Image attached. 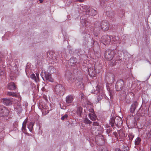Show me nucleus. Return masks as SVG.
Masks as SVG:
<instances>
[{
    "instance_id": "f257e3e1",
    "label": "nucleus",
    "mask_w": 151,
    "mask_h": 151,
    "mask_svg": "<svg viewBox=\"0 0 151 151\" xmlns=\"http://www.w3.org/2000/svg\"><path fill=\"white\" fill-rule=\"evenodd\" d=\"M114 50L116 52H115L114 59L112 61L113 65H117L119 64V62H118L117 61L122 60V57L124 54L123 51L121 50Z\"/></svg>"
},
{
    "instance_id": "f03ea898",
    "label": "nucleus",
    "mask_w": 151,
    "mask_h": 151,
    "mask_svg": "<svg viewBox=\"0 0 151 151\" xmlns=\"http://www.w3.org/2000/svg\"><path fill=\"white\" fill-rule=\"evenodd\" d=\"M114 50L108 49L105 52L104 56L105 58L108 60H112L113 58H114L115 52Z\"/></svg>"
},
{
    "instance_id": "7ed1b4c3",
    "label": "nucleus",
    "mask_w": 151,
    "mask_h": 151,
    "mask_svg": "<svg viewBox=\"0 0 151 151\" xmlns=\"http://www.w3.org/2000/svg\"><path fill=\"white\" fill-rule=\"evenodd\" d=\"M55 92L60 96H63L65 94V90L63 86L60 84L56 85L55 87Z\"/></svg>"
},
{
    "instance_id": "20e7f679",
    "label": "nucleus",
    "mask_w": 151,
    "mask_h": 151,
    "mask_svg": "<svg viewBox=\"0 0 151 151\" xmlns=\"http://www.w3.org/2000/svg\"><path fill=\"white\" fill-rule=\"evenodd\" d=\"M100 23L99 22H96L95 23V28L93 31V33L94 36L96 37V39H98L100 33Z\"/></svg>"
},
{
    "instance_id": "39448f33",
    "label": "nucleus",
    "mask_w": 151,
    "mask_h": 151,
    "mask_svg": "<svg viewBox=\"0 0 151 151\" xmlns=\"http://www.w3.org/2000/svg\"><path fill=\"white\" fill-rule=\"evenodd\" d=\"M40 75L44 81L53 82L54 80L52 77L51 75L49 72L45 71L44 73H42Z\"/></svg>"
},
{
    "instance_id": "423d86ee",
    "label": "nucleus",
    "mask_w": 151,
    "mask_h": 151,
    "mask_svg": "<svg viewBox=\"0 0 151 151\" xmlns=\"http://www.w3.org/2000/svg\"><path fill=\"white\" fill-rule=\"evenodd\" d=\"M124 86V80L120 79L117 81L115 85V88L117 91H119L123 89Z\"/></svg>"
},
{
    "instance_id": "0eeeda50",
    "label": "nucleus",
    "mask_w": 151,
    "mask_h": 151,
    "mask_svg": "<svg viewBox=\"0 0 151 151\" xmlns=\"http://www.w3.org/2000/svg\"><path fill=\"white\" fill-rule=\"evenodd\" d=\"M110 37L107 35L103 36L100 40L101 42L105 45H106L110 44L111 39Z\"/></svg>"
},
{
    "instance_id": "6e6552de",
    "label": "nucleus",
    "mask_w": 151,
    "mask_h": 151,
    "mask_svg": "<svg viewBox=\"0 0 151 151\" xmlns=\"http://www.w3.org/2000/svg\"><path fill=\"white\" fill-rule=\"evenodd\" d=\"M99 27L103 31H107L109 27V25L108 22L106 20L102 21L100 23Z\"/></svg>"
},
{
    "instance_id": "1a4fd4ad",
    "label": "nucleus",
    "mask_w": 151,
    "mask_h": 151,
    "mask_svg": "<svg viewBox=\"0 0 151 151\" xmlns=\"http://www.w3.org/2000/svg\"><path fill=\"white\" fill-rule=\"evenodd\" d=\"M98 93L99 94H97L98 97L97 99V100H96V103L99 102V101L103 98V97L104 96V93H100L99 86H97L96 87V91H95V92L94 93L97 94Z\"/></svg>"
},
{
    "instance_id": "9d476101",
    "label": "nucleus",
    "mask_w": 151,
    "mask_h": 151,
    "mask_svg": "<svg viewBox=\"0 0 151 151\" xmlns=\"http://www.w3.org/2000/svg\"><path fill=\"white\" fill-rule=\"evenodd\" d=\"M122 40H119L116 43H118L119 44L124 45L129 39V36L127 35H123L122 38Z\"/></svg>"
},
{
    "instance_id": "9b49d317",
    "label": "nucleus",
    "mask_w": 151,
    "mask_h": 151,
    "mask_svg": "<svg viewBox=\"0 0 151 151\" xmlns=\"http://www.w3.org/2000/svg\"><path fill=\"white\" fill-rule=\"evenodd\" d=\"M82 78L78 77L77 78L75 81L76 82V85L78 88H83V84L82 82Z\"/></svg>"
},
{
    "instance_id": "f8f14e48",
    "label": "nucleus",
    "mask_w": 151,
    "mask_h": 151,
    "mask_svg": "<svg viewBox=\"0 0 151 151\" xmlns=\"http://www.w3.org/2000/svg\"><path fill=\"white\" fill-rule=\"evenodd\" d=\"M9 111L5 108H0V116H7L9 115Z\"/></svg>"
},
{
    "instance_id": "ddd939ff",
    "label": "nucleus",
    "mask_w": 151,
    "mask_h": 151,
    "mask_svg": "<svg viewBox=\"0 0 151 151\" xmlns=\"http://www.w3.org/2000/svg\"><path fill=\"white\" fill-rule=\"evenodd\" d=\"M3 104L6 106H9L12 104V99L4 98L2 99Z\"/></svg>"
},
{
    "instance_id": "4468645a",
    "label": "nucleus",
    "mask_w": 151,
    "mask_h": 151,
    "mask_svg": "<svg viewBox=\"0 0 151 151\" xmlns=\"http://www.w3.org/2000/svg\"><path fill=\"white\" fill-rule=\"evenodd\" d=\"M86 13L90 16H94L96 14L97 12L96 10L90 8L86 11Z\"/></svg>"
},
{
    "instance_id": "2eb2a0df",
    "label": "nucleus",
    "mask_w": 151,
    "mask_h": 151,
    "mask_svg": "<svg viewBox=\"0 0 151 151\" xmlns=\"http://www.w3.org/2000/svg\"><path fill=\"white\" fill-rule=\"evenodd\" d=\"M78 60L76 58L73 57L71 58L69 60L70 64L71 66H74L76 65V63H78Z\"/></svg>"
},
{
    "instance_id": "dca6fc26",
    "label": "nucleus",
    "mask_w": 151,
    "mask_h": 151,
    "mask_svg": "<svg viewBox=\"0 0 151 151\" xmlns=\"http://www.w3.org/2000/svg\"><path fill=\"white\" fill-rule=\"evenodd\" d=\"M88 73L89 76H94L96 74V72L94 68H90L88 69Z\"/></svg>"
},
{
    "instance_id": "f3484780",
    "label": "nucleus",
    "mask_w": 151,
    "mask_h": 151,
    "mask_svg": "<svg viewBox=\"0 0 151 151\" xmlns=\"http://www.w3.org/2000/svg\"><path fill=\"white\" fill-rule=\"evenodd\" d=\"M117 119H116V117H114V116H112L111 117L109 121V124L111 125L112 127H114V124H117L116 123Z\"/></svg>"
},
{
    "instance_id": "a211bd4d",
    "label": "nucleus",
    "mask_w": 151,
    "mask_h": 151,
    "mask_svg": "<svg viewBox=\"0 0 151 151\" xmlns=\"http://www.w3.org/2000/svg\"><path fill=\"white\" fill-rule=\"evenodd\" d=\"M74 98L73 96L69 95L67 96L66 98L65 101L67 104H70L71 103Z\"/></svg>"
},
{
    "instance_id": "6ab92c4d",
    "label": "nucleus",
    "mask_w": 151,
    "mask_h": 151,
    "mask_svg": "<svg viewBox=\"0 0 151 151\" xmlns=\"http://www.w3.org/2000/svg\"><path fill=\"white\" fill-rule=\"evenodd\" d=\"M7 87V88L10 90H14L16 88V85L14 83L12 82L9 83Z\"/></svg>"
},
{
    "instance_id": "aec40b11",
    "label": "nucleus",
    "mask_w": 151,
    "mask_h": 151,
    "mask_svg": "<svg viewBox=\"0 0 151 151\" xmlns=\"http://www.w3.org/2000/svg\"><path fill=\"white\" fill-rule=\"evenodd\" d=\"M80 22L83 26H87L88 24V22L86 18L83 17H81Z\"/></svg>"
},
{
    "instance_id": "412c9836",
    "label": "nucleus",
    "mask_w": 151,
    "mask_h": 151,
    "mask_svg": "<svg viewBox=\"0 0 151 151\" xmlns=\"http://www.w3.org/2000/svg\"><path fill=\"white\" fill-rule=\"evenodd\" d=\"M91 111L92 112V113H90L89 114V117L91 120L92 121H94L96 120L97 116L93 112L94 111L93 109H91Z\"/></svg>"
},
{
    "instance_id": "4be33fe9",
    "label": "nucleus",
    "mask_w": 151,
    "mask_h": 151,
    "mask_svg": "<svg viewBox=\"0 0 151 151\" xmlns=\"http://www.w3.org/2000/svg\"><path fill=\"white\" fill-rule=\"evenodd\" d=\"M42 114L44 115H45L49 112V111L48 109V107L47 106H42Z\"/></svg>"
},
{
    "instance_id": "5701e85b",
    "label": "nucleus",
    "mask_w": 151,
    "mask_h": 151,
    "mask_svg": "<svg viewBox=\"0 0 151 151\" xmlns=\"http://www.w3.org/2000/svg\"><path fill=\"white\" fill-rule=\"evenodd\" d=\"M137 106V104L136 101H134L131 106L130 112L131 113L134 112Z\"/></svg>"
},
{
    "instance_id": "b1692460",
    "label": "nucleus",
    "mask_w": 151,
    "mask_h": 151,
    "mask_svg": "<svg viewBox=\"0 0 151 151\" xmlns=\"http://www.w3.org/2000/svg\"><path fill=\"white\" fill-rule=\"evenodd\" d=\"M90 37V35L88 34H86L85 36L83 37V45H86L88 43V38Z\"/></svg>"
},
{
    "instance_id": "393cba45",
    "label": "nucleus",
    "mask_w": 151,
    "mask_h": 151,
    "mask_svg": "<svg viewBox=\"0 0 151 151\" xmlns=\"http://www.w3.org/2000/svg\"><path fill=\"white\" fill-rule=\"evenodd\" d=\"M100 127L99 125V124L96 122H93V126L91 127V131H93V129H96L97 128H99ZM94 131V130H93Z\"/></svg>"
},
{
    "instance_id": "a878e982",
    "label": "nucleus",
    "mask_w": 151,
    "mask_h": 151,
    "mask_svg": "<svg viewBox=\"0 0 151 151\" xmlns=\"http://www.w3.org/2000/svg\"><path fill=\"white\" fill-rule=\"evenodd\" d=\"M17 106L18 107L16 108L18 114H20L22 112L23 109L22 108V106L20 103L18 104Z\"/></svg>"
},
{
    "instance_id": "bb28decb",
    "label": "nucleus",
    "mask_w": 151,
    "mask_h": 151,
    "mask_svg": "<svg viewBox=\"0 0 151 151\" xmlns=\"http://www.w3.org/2000/svg\"><path fill=\"white\" fill-rule=\"evenodd\" d=\"M34 126V123L31 122L27 125V128L30 132H32L33 129V127Z\"/></svg>"
},
{
    "instance_id": "cd10ccee",
    "label": "nucleus",
    "mask_w": 151,
    "mask_h": 151,
    "mask_svg": "<svg viewBox=\"0 0 151 151\" xmlns=\"http://www.w3.org/2000/svg\"><path fill=\"white\" fill-rule=\"evenodd\" d=\"M83 108L80 107L78 106L77 107V113L78 115L81 116L82 113Z\"/></svg>"
},
{
    "instance_id": "c85d7f7f",
    "label": "nucleus",
    "mask_w": 151,
    "mask_h": 151,
    "mask_svg": "<svg viewBox=\"0 0 151 151\" xmlns=\"http://www.w3.org/2000/svg\"><path fill=\"white\" fill-rule=\"evenodd\" d=\"M106 13L107 16L111 17V18H113L114 17V14L112 11H106Z\"/></svg>"
},
{
    "instance_id": "c756f323",
    "label": "nucleus",
    "mask_w": 151,
    "mask_h": 151,
    "mask_svg": "<svg viewBox=\"0 0 151 151\" xmlns=\"http://www.w3.org/2000/svg\"><path fill=\"white\" fill-rule=\"evenodd\" d=\"M5 71L4 67H0V76H5Z\"/></svg>"
},
{
    "instance_id": "7c9ffc66",
    "label": "nucleus",
    "mask_w": 151,
    "mask_h": 151,
    "mask_svg": "<svg viewBox=\"0 0 151 151\" xmlns=\"http://www.w3.org/2000/svg\"><path fill=\"white\" fill-rule=\"evenodd\" d=\"M116 119H118L116 120L117 124H115L116 126H118L119 125H121L123 123L122 119L121 118L117 116L116 117Z\"/></svg>"
},
{
    "instance_id": "2f4dec72",
    "label": "nucleus",
    "mask_w": 151,
    "mask_h": 151,
    "mask_svg": "<svg viewBox=\"0 0 151 151\" xmlns=\"http://www.w3.org/2000/svg\"><path fill=\"white\" fill-rule=\"evenodd\" d=\"M67 78L72 82H74L76 80L72 74H70V75H68Z\"/></svg>"
},
{
    "instance_id": "473e14b6",
    "label": "nucleus",
    "mask_w": 151,
    "mask_h": 151,
    "mask_svg": "<svg viewBox=\"0 0 151 151\" xmlns=\"http://www.w3.org/2000/svg\"><path fill=\"white\" fill-rule=\"evenodd\" d=\"M93 45V50H96L99 48V46L97 44V42L96 41H95L94 42Z\"/></svg>"
},
{
    "instance_id": "72a5a7b5",
    "label": "nucleus",
    "mask_w": 151,
    "mask_h": 151,
    "mask_svg": "<svg viewBox=\"0 0 151 151\" xmlns=\"http://www.w3.org/2000/svg\"><path fill=\"white\" fill-rule=\"evenodd\" d=\"M76 52L77 53V55L78 56L83 55L85 53L81 49L76 50Z\"/></svg>"
},
{
    "instance_id": "f704fd0d",
    "label": "nucleus",
    "mask_w": 151,
    "mask_h": 151,
    "mask_svg": "<svg viewBox=\"0 0 151 151\" xmlns=\"http://www.w3.org/2000/svg\"><path fill=\"white\" fill-rule=\"evenodd\" d=\"M26 125H22V132L26 134H27L28 133L27 132V129H26Z\"/></svg>"
},
{
    "instance_id": "c9c22d12",
    "label": "nucleus",
    "mask_w": 151,
    "mask_h": 151,
    "mask_svg": "<svg viewBox=\"0 0 151 151\" xmlns=\"http://www.w3.org/2000/svg\"><path fill=\"white\" fill-rule=\"evenodd\" d=\"M30 78L33 80H34L36 83L37 82V78H36V76L34 73H32L30 76Z\"/></svg>"
},
{
    "instance_id": "e433bc0d",
    "label": "nucleus",
    "mask_w": 151,
    "mask_h": 151,
    "mask_svg": "<svg viewBox=\"0 0 151 151\" xmlns=\"http://www.w3.org/2000/svg\"><path fill=\"white\" fill-rule=\"evenodd\" d=\"M141 141V139L139 137H137L135 140V145H138L140 143Z\"/></svg>"
},
{
    "instance_id": "4c0bfd02",
    "label": "nucleus",
    "mask_w": 151,
    "mask_h": 151,
    "mask_svg": "<svg viewBox=\"0 0 151 151\" xmlns=\"http://www.w3.org/2000/svg\"><path fill=\"white\" fill-rule=\"evenodd\" d=\"M119 40V38L118 37L115 36L112 37V40L116 43Z\"/></svg>"
},
{
    "instance_id": "58836bf2",
    "label": "nucleus",
    "mask_w": 151,
    "mask_h": 151,
    "mask_svg": "<svg viewBox=\"0 0 151 151\" xmlns=\"http://www.w3.org/2000/svg\"><path fill=\"white\" fill-rule=\"evenodd\" d=\"M112 131V129L109 126H108L107 127V129L106 131V133L108 134V135L109 136V134Z\"/></svg>"
},
{
    "instance_id": "ea45409f",
    "label": "nucleus",
    "mask_w": 151,
    "mask_h": 151,
    "mask_svg": "<svg viewBox=\"0 0 151 151\" xmlns=\"http://www.w3.org/2000/svg\"><path fill=\"white\" fill-rule=\"evenodd\" d=\"M84 122L87 124H90L92 123V122L91 121L87 118H85L84 119Z\"/></svg>"
},
{
    "instance_id": "a19ab883",
    "label": "nucleus",
    "mask_w": 151,
    "mask_h": 151,
    "mask_svg": "<svg viewBox=\"0 0 151 151\" xmlns=\"http://www.w3.org/2000/svg\"><path fill=\"white\" fill-rule=\"evenodd\" d=\"M7 94L9 96H17V94L11 92H8Z\"/></svg>"
},
{
    "instance_id": "79ce46f5",
    "label": "nucleus",
    "mask_w": 151,
    "mask_h": 151,
    "mask_svg": "<svg viewBox=\"0 0 151 151\" xmlns=\"http://www.w3.org/2000/svg\"><path fill=\"white\" fill-rule=\"evenodd\" d=\"M104 139L103 136L101 134H100L99 135L97 136L95 138L96 139H101V140H103Z\"/></svg>"
},
{
    "instance_id": "37998d69",
    "label": "nucleus",
    "mask_w": 151,
    "mask_h": 151,
    "mask_svg": "<svg viewBox=\"0 0 151 151\" xmlns=\"http://www.w3.org/2000/svg\"><path fill=\"white\" fill-rule=\"evenodd\" d=\"M68 117V115L66 114H65L64 115V116H62V117H61V119L62 120H63L65 119H67Z\"/></svg>"
},
{
    "instance_id": "c03bdc74",
    "label": "nucleus",
    "mask_w": 151,
    "mask_h": 151,
    "mask_svg": "<svg viewBox=\"0 0 151 151\" xmlns=\"http://www.w3.org/2000/svg\"><path fill=\"white\" fill-rule=\"evenodd\" d=\"M27 121L28 119H25L22 125H26V124L27 122Z\"/></svg>"
},
{
    "instance_id": "a18cd8bd",
    "label": "nucleus",
    "mask_w": 151,
    "mask_h": 151,
    "mask_svg": "<svg viewBox=\"0 0 151 151\" xmlns=\"http://www.w3.org/2000/svg\"><path fill=\"white\" fill-rule=\"evenodd\" d=\"M129 139L130 140H132L134 137V136L132 134H130V135H129Z\"/></svg>"
},
{
    "instance_id": "49530a36",
    "label": "nucleus",
    "mask_w": 151,
    "mask_h": 151,
    "mask_svg": "<svg viewBox=\"0 0 151 151\" xmlns=\"http://www.w3.org/2000/svg\"><path fill=\"white\" fill-rule=\"evenodd\" d=\"M36 78H37V81H39V74L38 73H36Z\"/></svg>"
},
{
    "instance_id": "de8ad7c7",
    "label": "nucleus",
    "mask_w": 151,
    "mask_h": 151,
    "mask_svg": "<svg viewBox=\"0 0 151 151\" xmlns=\"http://www.w3.org/2000/svg\"><path fill=\"white\" fill-rule=\"evenodd\" d=\"M123 151H128V150L127 149V148L126 147H123Z\"/></svg>"
},
{
    "instance_id": "09e8293b",
    "label": "nucleus",
    "mask_w": 151,
    "mask_h": 151,
    "mask_svg": "<svg viewBox=\"0 0 151 151\" xmlns=\"http://www.w3.org/2000/svg\"><path fill=\"white\" fill-rule=\"evenodd\" d=\"M115 151H121L120 149H117Z\"/></svg>"
},
{
    "instance_id": "8fccbe9b",
    "label": "nucleus",
    "mask_w": 151,
    "mask_h": 151,
    "mask_svg": "<svg viewBox=\"0 0 151 151\" xmlns=\"http://www.w3.org/2000/svg\"><path fill=\"white\" fill-rule=\"evenodd\" d=\"M84 0H77V1H78L80 2H83Z\"/></svg>"
},
{
    "instance_id": "3c124183",
    "label": "nucleus",
    "mask_w": 151,
    "mask_h": 151,
    "mask_svg": "<svg viewBox=\"0 0 151 151\" xmlns=\"http://www.w3.org/2000/svg\"><path fill=\"white\" fill-rule=\"evenodd\" d=\"M40 1V3H42L43 2V1L42 0H39Z\"/></svg>"
},
{
    "instance_id": "603ef678",
    "label": "nucleus",
    "mask_w": 151,
    "mask_h": 151,
    "mask_svg": "<svg viewBox=\"0 0 151 151\" xmlns=\"http://www.w3.org/2000/svg\"><path fill=\"white\" fill-rule=\"evenodd\" d=\"M151 75V73H150V75L149 76V78H150V76Z\"/></svg>"
},
{
    "instance_id": "864d4df0",
    "label": "nucleus",
    "mask_w": 151,
    "mask_h": 151,
    "mask_svg": "<svg viewBox=\"0 0 151 151\" xmlns=\"http://www.w3.org/2000/svg\"><path fill=\"white\" fill-rule=\"evenodd\" d=\"M1 130H0V132H1Z\"/></svg>"
}]
</instances>
